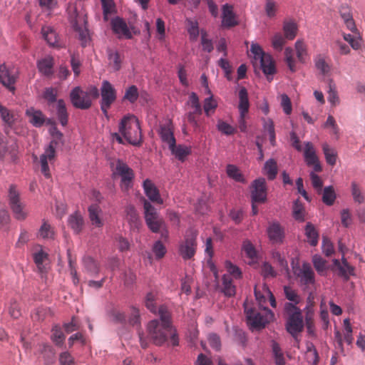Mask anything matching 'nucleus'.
Returning <instances> with one entry per match:
<instances>
[{
  "label": "nucleus",
  "mask_w": 365,
  "mask_h": 365,
  "mask_svg": "<svg viewBox=\"0 0 365 365\" xmlns=\"http://www.w3.org/2000/svg\"><path fill=\"white\" fill-rule=\"evenodd\" d=\"M158 315L160 320L153 319L150 321L147 327L148 333L153 344L161 346L168 339L173 346L179 344V339L176 330L172 326L171 314L168 307L165 305L159 307Z\"/></svg>",
  "instance_id": "obj_1"
},
{
  "label": "nucleus",
  "mask_w": 365,
  "mask_h": 365,
  "mask_svg": "<svg viewBox=\"0 0 365 365\" xmlns=\"http://www.w3.org/2000/svg\"><path fill=\"white\" fill-rule=\"evenodd\" d=\"M118 131L119 133H111L113 140H116L119 144H124V138L131 145H141V128L139 120L135 115H128L124 116L119 123Z\"/></svg>",
  "instance_id": "obj_2"
},
{
  "label": "nucleus",
  "mask_w": 365,
  "mask_h": 365,
  "mask_svg": "<svg viewBox=\"0 0 365 365\" xmlns=\"http://www.w3.org/2000/svg\"><path fill=\"white\" fill-rule=\"evenodd\" d=\"M284 309L287 316V331L294 336L301 332L304 327L302 312L299 308L291 302H286Z\"/></svg>",
  "instance_id": "obj_3"
},
{
  "label": "nucleus",
  "mask_w": 365,
  "mask_h": 365,
  "mask_svg": "<svg viewBox=\"0 0 365 365\" xmlns=\"http://www.w3.org/2000/svg\"><path fill=\"white\" fill-rule=\"evenodd\" d=\"M112 175L113 178H120V187L123 192H127L133 186V181L135 178V173L122 160H117L111 165Z\"/></svg>",
  "instance_id": "obj_4"
},
{
  "label": "nucleus",
  "mask_w": 365,
  "mask_h": 365,
  "mask_svg": "<svg viewBox=\"0 0 365 365\" xmlns=\"http://www.w3.org/2000/svg\"><path fill=\"white\" fill-rule=\"evenodd\" d=\"M245 312L248 323L254 328L262 329L274 319V313L268 308L264 307L261 311L249 307L245 304Z\"/></svg>",
  "instance_id": "obj_5"
},
{
  "label": "nucleus",
  "mask_w": 365,
  "mask_h": 365,
  "mask_svg": "<svg viewBox=\"0 0 365 365\" xmlns=\"http://www.w3.org/2000/svg\"><path fill=\"white\" fill-rule=\"evenodd\" d=\"M8 200L15 217L19 220H24L27 216V212L24 210L25 205L21 201L19 190L14 184L9 187Z\"/></svg>",
  "instance_id": "obj_6"
},
{
  "label": "nucleus",
  "mask_w": 365,
  "mask_h": 365,
  "mask_svg": "<svg viewBox=\"0 0 365 365\" xmlns=\"http://www.w3.org/2000/svg\"><path fill=\"white\" fill-rule=\"evenodd\" d=\"M19 147L14 138L0 135V160L7 163H16L18 160Z\"/></svg>",
  "instance_id": "obj_7"
},
{
  "label": "nucleus",
  "mask_w": 365,
  "mask_h": 365,
  "mask_svg": "<svg viewBox=\"0 0 365 365\" xmlns=\"http://www.w3.org/2000/svg\"><path fill=\"white\" fill-rule=\"evenodd\" d=\"M145 220L148 227L154 233H158L165 227V221L156 209L148 200L143 203Z\"/></svg>",
  "instance_id": "obj_8"
},
{
  "label": "nucleus",
  "mask_w": 365,
  "mask_h": 365,
  "mask_svg": "<svg viewBox=\"0 0 365 365\" xmlns=\"http://www.w3.org/2000/svg\"><path fill=\"white\" fill-rule=\"evenodd\" d=\"M197 232L193 229L187 230L185 239L179 246L180 255L185 260L194 257L197 248Z\"/></svg>",
  "instance_id": "obj_9"
},
{
  "label": "nucleus",
  "mask_w": 365,
  "mask_h": 365,
  "mask_svg": "<svg viewBox=\"0 0 365 365\" xmlns=\"http://www.w3.org/2000/svg\"><path fill=\"white\" fill-rule=\"evenodd\" d=\"M101 109L106 118H108V110L117 98L116 90L108 81L102 82L101 87Z\"/></svg>",
  "instance_id": "obj_10"
},
{
  "label": "nucleus",
  "mask_w": 365,
  "mask_h": 365,
  "mask_svg": "<svg viewBox=\"0 0 365 365\" xmlns=\"http://www.w3.org/2000/svg\"><path fill=\"white\" fill-rule=\"evenodd\" d=\"M187 104L190 106L191 110L188 111L185 118L187 122L194 128L195 130L200 127V124L197 120V117L201 115L202 113V108L200 103L199 98L197 95L192 92L190 94L189 100Z\"/></svg>",
  "instance_id": "obj_11"
},
{
  "label": "nucleus",
  "mask_w": 365,
  "mask_h": 365,
  "mask_svg": "<svg viewBox=\"0 0 365 365\" xmlns=\"http://www.w3.org/2000/svg\"><path fill=\"white\" fill-rule=\"evenodd\" d=\"M293 272L301 284L309 286L315 283V274L310 264L304 262L301 266L294 267Z\"/></svg>",
  "instance_id": "obj_12"
},
{
  "label": "nucleus",
  "mask_w": 365,
  "mask_h": 365,
  "mask_svg": "<svg viewBox=\"0 0 365 365\" xmlns=\"http://www.w3.org/2000/svg\"><path fill=\"white\" fill-rule=\"evenodd\" d=\"M70 98L73 106L76 108L88 109L92 104L90 95L79 86L75 87L71 91Z\"/></svg>",
  "instance_id": "obj_13"
},
{
  "label": "nucleus",
  "mask_w": 365,
  "mask_h": 365,
  "mask_svg": "<svg viewBox=\"0 0 365 365\" xmlns=\"http://www.w3.org/2000/svg\"><path fill=\"white\" fill-rule=\"evenodd\" d=\"M252 202L264 203L267 200V185L264 178L255 180L250 187Z\"/></svg>",
  "instance_id": "obj_14"
},
{
  "label": "nucleus",
  "mask_w": 365,
  "mask_h": 365,
  "mask_svg": "<svg viewBox=\"0 0 365 365\" xmlns=\"http://www.w3.org/2000/svg\"><path fill=\"white\" fill-rule=\"evenodd\" d=\"M57 143L56 140H51L44 153L40 156L41 173L46 178H51L48 161H52L54 160L56 156V146Z\"/></svg>",
  "instance_id": "obj_15"
},
{
  "label": "nucleus",
  "mask_w": 365,
  "mask_h": 365,
  "mask_svg": "<svg viewBox=\"0 0 365 365\" xmlns=\"http://www.w3.org/2000/svg\"><path fill=\"white\" fill-rule=\"evenodd\" d=\"M304 145V157L307 165L309 167H313V170L316 173L321 172L322 170V168L319 158L316 155V150L313 144L310 142H306Z\"/></svg>",
  "instance_id": "obj_16"
},
{
  "label": "nucleus",
  "mask_w": 365,
  "mask_h": 365,
  "mask_svg": "<svg viewBox=\"0 0 365 365\" xmlns=\"http://www.w3.org/2000/svg\"><path fill=\"white\" fill-rule=\"evenodd\" d=\"M17 78V71L9 69L5 64L0 66V81L9 91L15 90L14 84Z\"/></svg>",
  "instance_id": "obj_17"
},
{
  "label": "nucleus",
  "mask_w": 365,
  "mask_h": 365,
  "mask_svg": "<svg viewBox=\"0 0 365 365\" xmlns=\"http://www.w3.org/2000/svg\"><path fill=\"white\" fill-rule=\"evenodd\" d=\"M267 232L269 240L273 243H282L284 238V229L279 222L277 221L269 222Z\"/></svg>",
  "instance_id": "obj_18"
},
{
  "label": "nucleus",
  "mask_w": 365,
  "mask_h": 365,
  "mask_svg": "<svg viewBox=\"0 0 365 365\" xmlns=\"http://www.w3.org/2000/svg\"><path fill=\"white\" fill-rule=\"evenodd\" d=\"M111 27L113 32L118 36L119 38L124 37L130 39L133 36L130 31L126 22L120 17H115L111 21Z\"/></svg>",
  "instance_id": "obj_19"
},
{
  "label": "nucleus",
  "mask_w": 365,
  "mask_h": 365,
  "mask_svg": "<svg viewBox=\"0 0 365 365\" xmlns=\"http://www.w3.org/2000/svg\"><path fill=\"white\" fill-rule=\"evenodd\" d=\"M222 25L224 27L230 28L238 24L236 15L233 11V6L225 4L222 8Z\"/></svg>",
  "instance_id": "obj_20"
},
{
  "label": "nucleus",
  "mask_w": 365,
  "mask_h": 365,
  "mask_svg": "<svg viewBox=\"0 0 365 365\" xmlns=\"http://www.w3.org/2000/svg\"><path fill=\"white\" fill-rule=\"evenodd\" d=\"M143 187L145 195L152 202L158 204L163 203V200L160 196L158 190L150 180L146 179L144 180Z\"/></svg>",
  "instance_id": "obj_21"
},
{
  "label": "nucleus",
  "mask_w": 365,
  "mask_h": 365,
  "mask_svg": "<svg viewBox=\"0 0 365 365\" xmlns=\"http://www.w3.org/2000/svg\"><path fill=\"white\" fill-rule=\"evenodd\" d=\"M89 219L92 225L96 227H102L103 226V220L102 219V210L97 204H93L88 207Z\"/></svg>",
  "instance_id": "obj_22"
},
{
  "label": "nucleus",
  "mask_w": 365,
  "mask_h": 365,
  "mask_svg": "<svg viewBox=\"0 0 365 365\" xmlns=\"http://www.w3.org/2000/svg\"><path fill=\"white\" fill-rule=\"evenodd\" d=\"M83 272L91 277H96L100 272L99 263L90 256L83 258Z\"/></svg>",
  "instance_id": "obj_23"
},
{
  "label": "nucleus",
  "mask_w": 365,
  "mask_h": 365,
  "mask_svg": "<svg viewBox=\"0 0 365 365\" xmlns=\"http://www.w3.org/2000/svg\"><path fill=\"white\" fill-rule=\"evenodd\" d=\"M26 113L29 118V122L36 128L41 127L46 122V116L40 110L31 108L28 109Z\"/></svg>",
  "instance_id": "obj_24"
},
{
  "label": "nucleus",
  "mask_w": 365,
  "mask_h": 365,
  "mask_svg": "<svg viewBox=\"0 0 365 365\" xmlns=\"http://www.w3.org/2000/svg\"><path fill=\"white\" fill-rule=\"evenodd\" d=\"M41 34L46 42L53 47L59 48L61 45L58 41V36L56 31L48 26H43Z\"/></svg>",
  "instance_id": "obj_25"
},
{
  "label": "nucleus",
  "mask_w": 365,
  "mask_h": 365,
  "mask_svg": "<svg viewBox=\"0 0 365 365\" xmlns=\"http://www.w3.org/2000/svg\"><path fill=\"white\" fill-rule=\"evenodd\" d=\"M73 28L78 34L82 46L85 47L89 41V31L87 28L86 16L83 17L82 23L77 24L76 26H73Z\"/></svg>",
  "instance_id": "obj_26"
},
{
  "label": "nucleus",
  "mask_w": 365,
  "mask_h": 365,
  "mask_svg": "<svg viewBox=\"0 0 365 365\" xmlns=\"http://www.w3.org/2000/svg\"><path fill=\"white\" fill-rule=\"evenodd\" d=\"M259 61L263 73L267 76V78L269 81L270 79L269 78L268 76L273 75L276 71L274 62L272 56L267 53Z\"/></svg>",
  "instance_id": "obj_27"
},
{
  "label": "nucleus",
  "mask_w": 365,
  "mask_h": 365,
  "mask_svg": "<svg viewBox=\"0 0 365 365\" xmlns=\"http://www.w3.org/2000/svg\"><path fill=\"white\" fill-rule=\"evenodd\" d=\"M0 116L5 125L12 128L17 120L16 115L0 103Z\"/></svg>",
  "instance_id": "obj_28"
},
{
  "label": "nucleus",
  "mask_w": 365,
  "mask_h": 365,
  "mask_svg": "<svg viewBox=\"0 0 365 365\" xmlns=\"http://www.w3.org/2000/svg\"><path fill=\"white\" fill-rule=\"evenodd\" d=\"M68 224L75 233L78 234L83 227V218L79 212H76L69 216Z\"/></svg>",
  "instance_id": "obj_29"
},
{
  "label": "nucleus",
  "mask_w": 365,
  "mask_h": 365,
  "mask_svg": "<svg viewBox=\"0 0 365 365\" xmlns=\"http://www.w3.org/2000/svg\"><path fill=\"white\" fill-rule=\"evenodd\" d=\"M125 212L126 219L129 222L131 228L133 230H138L141 225V222L135 207L133 206L129 205L126 207Z\"/></svg>",
  "instance_id": "obj_30"
},
{
  "label": "nucleus",
  "mask_w": 365,
  "mask_h": 365,
  "mask_svg": "<svg viewBox=\"0 0 365 365\" xmlns=\"http://www.w3.org/2000/svg\"><path fill=\"white\" fill-rule=\"evenodd\" d=\"M239 111L240 114L246 115L249 111L250 102L248 99V93L245 87H242L239 91Z\"/></svg>",
  "instance_id": "obj_31"
},
{
  "label": "nucleus",
  "mask_w": 365,
  "mask_h": 365,
  "mask_svg": "<svg viewBox=\"0 0 365 365\" xmlns=\"http://www.w3.org/2000/svg\"><path fill=\"white\" fill-rule=\"evenodd\" d=\"M172 154H173L177 159L183 162L186 157L191 153V148L183 145H176V143L173 147H170Z\"/></svg>",
  "instance_id": "obj_32"
},
{
  "label": "nucleus",
  "mask_w": 365,
  "mask_h": 365,
  "mask_svg": "<svg viewBox=\"0 0 365 365\" xmlns=\"http://www.w3.org/2000/svg\"><path fill=\"white\" fill-rule=\"evenodd\" d=\"M56 115L62 126H66L68 121V113L67 112L66 103L63 99L57 101Z\"/></svg>",
  "instance_id": "obj_33"
},
{
  "label": "nucleus",
  "mask_w": 365,
  "mask_h": 365,
  "mask_svg": "<svg viewBox=\"0 0 365 365\" xmlns=\"http://www.w3.org/2000/svg\"><path fill=\"white\" fill-rule=\"evenodd\" d=\"M39 71L45 76H50L53 73V58L51 56H47L38 61L37 63Z\"/></svg>",
  "instance_id": "obj_34"
},
{
  "label": "nucleus",
  "mask_w": 365,
  "mask_h": 365,
  "mask_svg": "<svg viewBox=\"0 0 365 365\" xmlns=\"http://www.w3.org/2000/svg\"><path fill=\"white\" fill-rule=\"evenodd\" d=\"M263 173L267 175L268 180H273L275 179L278 173V167L276 160L274 159L267 160L263 168Z\"/></svg>",
  "instance_id": "obj_35"
},
{
  "label": "nucleus",
  "mask_w": 365,
  "mask_h": 365,
  "mask_svg": "<svg viewBox=\"0 0 365 365\" xmlns=\"http://www.w3.org/2000/svg\"><path fill=\"white\" fill-rule=\"evenodd\" d=\"M227 176L236 182L246 183V180L240 170L235 165L228 164L226 167Z\"/></svg>",
  "instance_id": "obj_36"
},
{
  "label": "nucleus",
  "mask_w": 365,
  "mask_h": 365,
  "mask_svg": "<svg viewBox=\"0 0 365 365\" xmlns=\"http://www.w3.org/2000/svg\"><path fill=\"white\" fill-rule=\"evenodd\" d=\"M334 264L338 267L339 274L346 279H348L351 275H354V269L347 262L346 259L342 258L341 264H340L339 260L335 259Z\"/></svg>",
  "instance_id": "obj_37"
},
{
  "label": "nucleus",
  "mask_w": 365,
  "mask_h": 365,
  "mask_svg": "<svg viewBox=\"0 0 365 365\" xmlns=\"http://www.w3.org/2000/svg\"><path fill=\"white\" fill-rule=\"evenodd\" d=\"M305 235L310 245L314 247L318 244L319 233L311 222H308L305 227Z\"/></svg>",
  "instance_id": "obj_38"
},
{
  "label": "nucleus",
  "mask_w": 365,
  "mask_h": 365,
  "mask_svg": "<svg viewBox=\"0 0 365 365\" xmlns=\"http://www.w3.org/2000/svg\"><path fill=\"white\" fill-rule=\"evenodd\" d=\"M160 134L162 140L168 144L169 148L175 145L176 140L173 132L169 125L162 126Z\"/></svg>",
  "instance_id": "obj_39"
},
{
  "label": "nucleus",
  "mask_w": 365,
  "mask_h": 365,
  "mask_svg": "<svg viewBox=\"0 0 365 365\" xmlns=\"http://www.w3.org/2000/svg\"><path fill=\"white\" fill-rule=\"evenodd\" d=\"M33 258L38 270L40 272H44L46 269L44 262L48 259V254L40 250L34 253Z\"/></svg>",
  "instance_id": "obj_40"
},
{
  "label": "nucleus",
  "mask_w": 365,
  "mask_h": 365,
  "mask_svg": "<svg viewBox=\"0 0 365 365\" xmlns=\"http://www.w3.org/2000/svg\"><path fill=\"white\" fill-rule=\"evenodd\" d=\"M336 198V195L333 186L325 187L322 191V202L328 205L331 206Z\"/></svg>",
  "instance_id": "obj_41"
},
{
  "label": "nucleus",
  "mask_w": 365,
  "mask_h": 365,
  "mask_svg": "<svg viewBox=\"0 0 365 365\" xmlns=\"http://www.w3.org/2000/svg\"><path fill=\"white\" fill-rule=\"evenodd\" d=\"M68 19L73 26H76L77 24L82 23L83 17L86 16V19H87V16L86 14H80L76 6H71L68 9Z\"/></svg>",
  "instance_id": "obj_42"
},
{
  "label": "nucleus",
  "mask_w": 365,
  "mask_h": 365,
  "mask_svg": "<svg viewBox=\"0 0 365 365\" xmlns=\"http://www.w3.org/2000/svg\"><path fill=\"white\" fill-rule=\"evenodd\" d=\"M222 292L227 297H232L235 294L236 288L232 284V278L227 274L222 277Z\"/></svg>",
  "instance_id": "obj_43"
},
{
  "label": "nucleus",
  "mask_w": 365,
  "mask_h": 365,
  "mask_svg": "<svg viewBox=\"0 0 365 365\" xmlns=\"http://www.w3.org/2000/svg\"><path fill=\"white\" fill-rule=\"evenodd\" d=\"M217 108V101L214 98L213 95H211L208 98H206L204 100V104H203V110L205 112V114L210 117L215 112L216 108Z\"/></svg>",
  "instance_id": "obj_44"
},
{
  "label": "nucleus",
  "mask_w": 365,
  "mask_h": 365,
  "mask_svg": "<svg viewBox=\"0 0 365 365\" xmlns=\"http://www.w3.org/2000/svg\"><path fill=\"white\" fill-rule=\"evenodd\" d=\"M103 19L106 21L108 20L109 16L115 12V4L113 0H101Z\"/></svg>",
  "instance_id": "obj_45"
},
{
  "label": "nucleus",
  "mask_w": 365,
  "mask_h": 365,
  "mask_svg": "<svg viewBox=\"0 0 365 365\" xmlns=\"http://www.w3.org/2000/svg\"><path fill=\"white\" fill-rule=\"evenodd\" d=\"M328 101L332 106L339 104V98L336 91V85L332 79L329 80Z\"/></svg>",
  "instance_id": "obj_46"
},
{
  "label": "nucleus",
  "mask_w": 365,
  "mask_h": 365,
  "mask_svg": "<svg viewBox=\"0 0 365 365\" xmlns=\"http://www.w3.org/2000/svg\"><path fill=\"white\" fill-rule=\"evenodd\" d=\"M283 31L284 36L288 40H293L297 31V26L293 21H287L284 23Z\"/></svg>",
  "instance_id": "obj_47"
},
{
  "label": "nucleus",
  "mask_w": 365,
  "mask_h": 365,
  "mask_svg": "<svg viewBox=\"0 0 365 365\" xmlns=\"http://www.w3.org/2000/svg\"><path fill=\"white\" fill-rule=\"evenodd\" d=\"M322 150L326 158V161L331 165H334L336 162V153L327 143L322 145Z\"/></svg>",
  "instance_id": "obj_48"
},
{
  "label": "nucleus",
  "mask_w": 365,
  "mask_h": 365,
  "mask_svg": "<svg viewBox=\"0 0 365 365\" xmlns=\"http://www.w3.org/2000/svg\"><path fill=\"white\" fill-rule=\"evenodd\" d=\"M315 66L316 68L320 71L322 74L327 75L330 71V66L329 64L326 61L325 58L322 56L319 55L317 56L314 59Z\"/></svg>",
  "instance_id": "obj_49"
},
{
  "label": "nucleus",
  "mask_w": 365,
  "mask_h": 365,
  "mask_svg": "<svg viewBox=\"0 0 365 365\" xmlns=\"http://www.w3.org/2000/svg\"><path fill=\"white\" fill-rule=\"evenodd\" d=\"M187 32L190 36V39L192 41H197V39L199 36V34H200L197 21H192L191 19H187Z\"/></svg>",
  "instance_id": "obj_50"
},
{
  "label": "nucleus",
  "mask_w": 365,
  "mask_h": 365,
  "mask_svg": "<svg viewBox=\"0 0 365 365\" xmlns=\"http://www.w3.org/2000/svg\"><path fill=\"white\" fill-rule=\"evenodd\" d=\"M145 306L152 313L158 314L159 307L158 308L156 306V296L153 293L149 292L146 294Z\"/></svg>",
  "instance_id": "obj_51"
},
{
  "label": "nucleus",
  "mask_w": 365,
  "mask_h": 365,
  "mask_svg": "<svg viewBox=\"0 0 365 365\" xmlns=\"http://www.w3.org/2000/svg\"><path fill=\"white\" fill-rule=\"evenodd\" d=\"M293 217L299 222H304L305 220V210L303 205L297 200L293 205L292 210Z\"/></svg>",
  "instance_id": "obj_52"
},
{
  "label": "nucleus",
  "mask_w": 365,
  "mask_h": 365,
  "mask_svg": "<svg viewBox=\"0 0 365 365\" xmlns=\"http://www.w3.org/2000/svg\"><path fill=\"white\" fill-rule=\"evenodd\" d=\"M284 293L285 297L290 302H293L292 304L295 306L298 304L300 302V297L297 294V291L292 289L291 287L284 286Z\"/></svg>",
  "instance_id": "obj_53"
},
{
  "label": "nucleus",
  "mask_w": 365,
  "mask_h": 365,
  "mask_svg": "<svg viewBox=\"0 0 365 365\" xmlns=\"http://www.w3.org/2000/svg\"><path fill=\"white\" fill-rule=\"evenodd\" d=\"M38 234L43 239H52L54 236V230L50 224L43 222L39 229Z\"/></svg>",
  "instance_id": "obj_54"
},
{
  "label": "nucleus",
  "mask_w": 365,
  "mask_h": 365,
  "mask_svg": "<svg viewBox=\"0 0 365 365\" xmlns=\"http://www.w3.org/2000/svg\"><path fill=\"white\" fill-rule=\"evenodd\" d=\"M272 352L277 365H285V359L279 345L274 341L272 343Z\"/></svg>",
  "instance_id": "obj_55"
},
{
  "label": "nucleus",
  "mask_w": 365,
  "mask_h": 365,
  "mask_svg": "<svg viewBox=\"0 0 365 365\" xmlns=\"http://www.w3.org/2000/svg\"><path fill=\"white\" fill-rule=\"evenodd\" d=\"M351 195L354 202L359 204H361L364 202V195L356 182H351Z\"/></svg>",
  "instance_id": "obj_56"
},
{
  "label": "nucleus",
  "mask_w": 365,
  "mask_h": 365,
  "mask_svg": "<svg viewBox=\"0 0 365 365\" xmlns=\"http://www.w3.org/2000/svg\"><path fill=\"white\" fill-rule=\"evenodd\" d=\"M152 250L157 259H162L167 252L165 246L160 240H158L154 243Z\"/></svg>",
  "instance_id": "obj_57"
},
{
  "label": "nucleus",
  "mask_w": 365,
  "mask_h": 365,
  "mask_svg": "<svg viewBox=\"0 0 365 365\" xmlns=\"http://www.w3.org/2000/svg\"><path fill=\"white\" fill-rule=\"evenodd\" d=\"M108 60L115 71H118L121 67V58L118 51H109Z\"/></svg>",
  "instance_id": "obj_58"
},
{
  "label": "nucleus",
  "mask_w": 365,
  "mask_h": 365,
  "mask_svg": "<svg viewBox=\"0 0 365 365\" xmlns=\"http://www.w3.org/2000/svg\"><path fill=\"white\" fill-rule=\"evenodd\" d=\"M51 339L53 343H55L56 345L57 346H61L63 344L65 340V336L62 332L61 329L58 327L55 326L52 329Z\"/></svg>",
  "instance_id": "obj_59"
},
{
  "label": "nucleus",
  "mask_w": 365,
  "mask_h": 365,
  "mask_svg": "<svg viewBox=\"0 0 365 365\" xmlns=\"http://www.w3.org/2000/svg\"><path fill=\"white\" fill-rule=\"evenodd\" d=\"M284 56L287 64L292 72L296 71L295 61L294 59V51L292 48L287 47L284 51Z\"/></svg>",
  "instance_id": "obj_60"
},
{
  "label": "nucleus",
  "mask_w": 365,
  "mask_h": 365,
  "mask_svg": "<svg viewBox=\"0 0 365 365\" xmlns=\"http://www.w3.org/2000/svg\"><path fill=\"white\" fill-rule=\"evenodd\" d=\"M57 97V90L54 88H46L43 93V98L47 101L48 104L53 103L56 101Z\"/></svg>",
  "instance_id": "obj_61"
},
{
  "label": "nucleus",
  "mask_w": 365,
  "mask_h": 365,
  "mask_svg": "<svg viewBox=\"0 0 365 365\" xmlns=\"http://www.w3.org/2000/svg\"><path fill=\"white\" fill-rule=\"evenodd\" d=\"M217 127L219 131L227 135H232L235 132V129L232 125L222 120H218Z\"/></svg>",
  "instance_id": "obj_62"
},
{
  "label": "nucleus",
  "mask_w": 365,
  "mask_h": 365,
  "mask_svg": "<svg viewBox=\"0 0 365 365\" xmlns=\"http://www.w3.org/2000/svg\"><path fill=\"white\" fill-rule=\"evenodd\" d=\"M343 38L353 49L357 50L361 47V38L349 34H343Z\"/></svg>",
  "instance_id": "obj_63"
},
{
  "label": "nucleus",
  "mask_w": 365,
  "mask_h": 365,
  "mask_svg": "<svg viewBox=\"0 0 365 365\" xmlns=\"http://www.w3.org/2000/svg\"><path fill=\"white\" fill-rule=\"evenodd\" d=\"M285 38V36L284 37L280 33L276 34L272 40L274 48L277 51H282L286 42Z\"/></svg>",
  "instance_id": "obj_64"
}]
</instances>
